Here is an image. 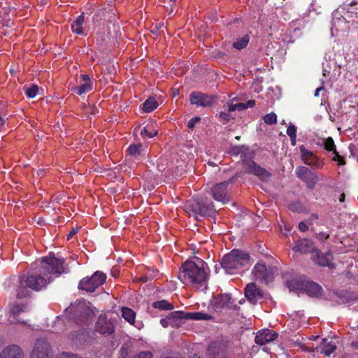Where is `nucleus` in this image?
Returning <instances> with one entry per match:
<instances>
[{
    "instance_id": "1",
    "label": "nucleus",
    "mask_w": 358,
    "mask_h": 358,
    "mask_svg": "<svg viewBox=\"0 0 358 358\" xmlns=\"http://www.w3.org/2000/svg\"><path fill=\"white\" fill-rule=\"evenodd\" d=\"M178 278L186 285L196 289H206L208 273L205 262L199 258L196 261H186L180 269Z\"/></svg>"
},
{
    "instance_id": "2",
    "label": "nucleus",
    "mask_w": 358,
    "mask_h": 358,
    "mask_svg": "<svg viewBox=\"0 0 358 358\" xmlns=\"http://www.w3.org/2000/svg\"><path fill=\"white\" fill-rule=\"evenodd\" d=\"M38 264V262L32 263L27 273L19 276L16 289V295L18 299L30 296L29 289L40 291L50 282V278L43 274V271Z\"/></svg>"
},
{
    "instance_id": "3",
    "label": "nucleus",
    "mask_w": 358,
    "mask_h": 358,
    "mask_svg": "<svg viewBox=\"0 0 358 358\" xmlns=\"http://www.w3.org/2000/svg\"><path fill=\"white\" fill-rule=\"evenodd\" d=\"M221 265L227 273H240L250 268V255L245 251L234 249L223 257Z\"/></svg>"
},
{
    "instance_id": "4",
    "label": "nucleus",
    "mask_w": 358,
    "mask_h": 358,
    "mask_svg": "<svg viewBox=\"0 0 358 358\" xmlns=\"http://www.w3.org/2000/svg\"><path fill=\"white\" fill-rule=\"evenodd\" d=\"M248 148L244 145H236L232 147L229 153L231 155L237 156L241 155V159L245 172L257 176L261 180H267L271 174L264 168L258 166L254 161L251 160L252 155L248 152Z\"/></svg>"
},
{
    "instance_id": "5",
    "label": "nucleus",
    "mask_w": 358,
    "mask_h": 358,
    "mask_svg": "<svg viewBox=\"0 0 358 358\" xmlns=\"http://www.w3.org/2000/svg\"><path fill=\"white\" fill-rule=\"evenodd\" d=\"M38 262V267L43 271V274L50 277V274L60 275L66 272L64 258H57L53 253L43 257Z\"/></svg>"
},
{
    "instance_id": "6",
    "label": "nucleus",
    "mask_w": 358,
    "mask_h": 358,
    "mask_svg": "<svg viewBox=\"0 0 358 358\" xmlns=\"http://www.w3.org/2000/svg\"><path fill=\"white\" fill-rule=\"evenodd\" d=\"M186 208L192 212L194 216L196 218L198 216H213L215 213V209L213 203L210 201H203V199L188 202Z\"/></svg>"
},
{
    "instance_id": "7",
    "label": "nucleus",
    "mask_w": 358,
    "mask_h": 358,
    "mask_svg": "<svg viewBox=\"0 0 358 358\" xmlns=\"http://www.w3.org/2000/svg\"><path fill=\"white\" fill-rule=\"evenodd\" d=\"M106 280V275L99 271H96L91 277L83 278L78 284V289L87 292H93L102 285Z\"/></svg>"
},
{
    "instance_id": "8",
    "label": "nucleus",
    "mask_w": 358,
    "mask_h": 358,
    "mask_svg": "<svg viewBox=\"0 0 358 358\" xmlns=\"http://www.w3.org/2000/svg\"><path fill=\"white\" fill-rule=\"evenodd\" d=\"M289 287L292 289L304 291L310 296H318L322 294V287L311 281L294 280L289 282Z\"/></svg>"
},
{
    "instance_id": "9",
    "label": "nucleus",
    "mask_w": 358,
    "mask_h": 358,
    "mask_svg": "<svg viewBox=\"0 0 358 358\" xmlns=\"http://www.w3.org/2000/svg\"><path fill=\"white\" fill-rule=\"evenodd\" d=\"M295 173L296 176L306 184L308 189H313L319 180L317 173L312 172L305 166L297 167Z\"/></svg>"
},
{
    "instance_id": "10",
    "label": "nucleus",
    "mask_w": 358,
    "mask_h": 358,
    "mask_svg": "<svg viewBox=\"0 0 358 358\" xmlns=\"http://www.w3.org/2000/svg\"><path fill=\"white\" fill-rule=\"evenodd\" d=\"M301 159L304 164L315 169H322L324 165V159H320L313 152L308 150L304 145H301Z\"/></svg>"
},
{
    "instance_id": "11",
    "label": "nucleus",
    "mask_w": 358,
    "mask_h": 358,
    "mask_svg": "<svg viewBox=\"0 0 358 358\" xmlns=\"http://www.w3.org/2000/svg\"><path fill=\"white\" fill-rule=\"evenodd\" d=\"M229 181H224L215 185L211 189V194L215 201L223 203H227L230 200L228 192V185Z\"/></svg>"
},
{
    "instance_id": "12",
    "label": "nucleus",
    "mask_w": 358,
    "mask_h": 358,
    "mask_svg": "<svg viewBox=\"0 0 358 358\" xmlns=\"http://www.w3.org/2000/svg\"><path fill=\"white\" fill-rule=\"evenodd\" d=\"M245 296L251 304L255 305L264 299V293L255 282H251L245 288Z\"/></svg>"
},
{
    "instance_id": "13",
    "label": "nucleus",
    "mask_w": 358,
    "mask_h": 358,
    "mask_svg": "<svg viewBox=\"0 0 358 358\" xmlns=\"http://www.w3.org/2000/svg\"><path fill=\"white\" fill-rule=\"evenodd\" d=\"M215 101V97L206 94L194 92L190 94V103L198 106H211Z\"/></svg>"
},
{
    "instance_id": "14",
    "label": "nucleus",
    "mask_w": 358,
    "mask_h": 358,
    "mask_svg": "<svg viewBox=\"0 0 358 358\" xmlns=\"http://www.w3.org/2000/svg\"><path fill=\"white\" fill-rule=\"evenodd\" d=\"M50 345L45 340H38L31 353L30 358H51L49 356Z\"/></svg>"
},
{
    "instance_id": "15",
    "label": "nucleus",
    "mask_w": 358,
    "mask_h": 358,
    "mask_svg": "<svg viewBox=\"0 0 358 358\" xmlns=\"http://www.w3.org/2000/svg\"><path fill=\"white\" fill-rule=\"evenodd\" d=\"M252 273L256 279L266 283L273 279V273L271 269H268L266 266L262 263H257L255 266Z\"/></svg>"
},
{
    "instance_id": "16",
    "label": "nucleus",
    "mask_w": 358,
    "mask_h": 358,
    "mask_svg": "<svg viewBox=\"0 0 358 358\" xmlns=\"http://www.w3.org/2000/svg\"><path fill=\"white\" fill-rule=\"evenodd\" d=\"M96 330L101 334H111L114 332V325L105 315H100L96 322Z\"/></svg>"
},
{
    "instance_id": "17",
    "label": "nucleus",
    "mask_w": 358,
    "mask_h": 358,
    "mask_svg": "<svg viewBox=\"0 0 358 358\" xmlns=\"http://www.w3.org/2000/svg\"><path fill=\"white\" fill-rule=\"evenodd\" d=\"M79 85L73 87L71 90L78 95H82L92 90V82L87 74H82L80 77Z\"/></svg>"
},
{
    "instance_id": "18",
    "label": "nucleus",
    "mask_w": 358,
    "mask_h": 358,
    "mask_svg": "<svg viewBox=\"0 0 358 358\" xmlns=\"http://www.w3.org/2000/svg\"><path fill=\"white\" fill-rule=\"evenodd\" d=\"M227 346L220 341L213 342L208 348V353L211 358H227Z\"/></svg>"
},
{
    "instance_id": "19",
    "label": "nucleus",
    "mask_w": 358,
    "mask_h": 358,
    "mask_svg": "<svg viewBox=\"0 0 358 358\" xmlns=\"http://www.w3.org/2000/svg\"><path fill=\"white\" fill-rule=\"evenodd\" d=\"M278 337V334L271 329H263L259 331L255 337V342L260 345H266Z\"/></svg>"
},
{
    "instance_id": "20",
    "label": "nucleus",
    "mask_w": 358,
    "mask_h": 358,
    "mask_svg": "<svg viewBox=\"0 0 358 358\" xmlns=\"http://www.w3.org/2000/svg\"><path fill=\"white\" fill-rule=\"evenodd\" d=\"M182 311L172 312L166 317L161 319L160 324L165 328L178 327L182 320Z\"/></svg>"
},
{
    "instance_id": "21",
    "label": "nucleus",
    "mask_w": 358,
    "mask_h": 358,
    "mask_svg": "<svg viewBox=\"0 0 358 358\" xmlns=\"http://www.w3.org/2000/svg\"><path fill=\"white\" fill-rule=\"evenodd\" d=\"M29 309L28 304L27 303H14L10 305L9 311H8V320L10 323H17L21 322L20 321H17L15 319V317L17 316L20 313L27 311Z\"/></svg>"
},
{
    "instance_id": "22",
    "label": "nucleus",
    "mask_w": 358,
    "mask_h": 358,
    "mask_svg": "<svg viewBox=\"0 0 358 358\" xmlns=\"http://www.w3.org/2000/svg\"><path fill=\"white\" fill-rule=\"evenodd\" d=\"M24 355L20 347L15 345L6 347L0 355V358H23Z\"/></svg>"
},
{
    "instance_id": "23",
    "label": "nucleus",
    "mask_w": 358,
    "mask_h": 358,
    "mask_svg": "<svg viewBox=\"0 0 358 358\" xmlns=\"http://www.w3.org/2000/svg\"><path fill=\"white\" fill-rule=\"evenodd\" d=\"M292 249L295 252L305 254L312 252L314 247L312 241L304 238L296 241Z\"/></svg>"
},
{
    "instance_id": "24",
    "label": "nucleus",
    "mask_w": 358,
    "mask_h": 358,
    "mask_svg": "<svg viewBox=\"0 0 358 358\" xmlns=\"http://www.w3.org/2000/svg\"><path fill=\"white\" fill-rule=\"evenodd\" d=\"M232 303L230 294H220L214 298V306L217 308L229 306Z\"/></svg>"
},
{
    "instance_id": "25",
    "label": "nucleus",
    "mask_w": 358,
    "mask_h": 358,
    "mask_svg": "<svg viewBox=\"0 0 358 358\" xmlns=\"http://www.w3.org/2000/svg\"><path fill=\"white\" fill-rule=\"evenodd\" d=\"M331 259V254L327 252L324 254L320 251H317L314 257L315 262L322 266H329Z\"/></svg>"
},
{
    "instance_id": "26",
    "label": "nucleus",
    "mask_w": 358,
    "mask_h": 358,
    "mask_svg": "<svg viewBox=\"0 0 358 358\" xmlns=\"http://www.w3.org/2000/svg\"><path fill=\"white\" fill-rule=\"evenodd\" d=\"M320 352L326 356H329L336 349V346L333 341H329L327 338L322 340L320 344Z\"/></svg>"
},
{
    "instance_id": "27",
    "label": "nucleus",
    "mask_w": 358,
    "mask_h": 358,
    "mask_svg": "<svg viewBox=\"0 0 358 358\" xmlns=\"http://www.w3.org/2000/svg\"><path fill=\"white\" fill-rule=\"evenodd\" d=\"M85 21L84 13L78 15L77 18L72 22L71 28L73 33L81 35L83 34V24Z\"/></svg>"
},
{
    "instance_id": "28",
    "label": "nucleus",
    "mask_w": 358,
    "mask_h": 358,
    "mask_svg": "<svg viewBox=\"0 0 358 358\" xmlns=\"http://www.w3.org/2000/svg\"><path fill=\"white\" fill-rule=\"evenodd\" d=\"M182 320H209L211 317L208 314L200 313V312H194V313H185L182 311Z\"/></svg>"
},
{
    "instance_id": "29",
    "label": "nucleus",
    "mask_w": 358,
    "mask_h": 358,
    "mask_svg": "<svg viewBox=\"0 0 358 358\" xmlns=\"http://www.w3.org/2000/svg\"><path fill=\"white\" fill-rule=\"evenodd\" d=\"M141 134L143 136L152 138L157 135V130L155 129V124L150 122L141 131Z\"/></svg>"
},
{
    "instance_id": "30",
    "label": "nucleus",
    "mask_w": 358,
    "mask_h": 358,
    "mask_svg": "<svg viewBox=\"0 0 358 358\" xmlns=\"http://www.w3.org/2000/svg\"><path fill=\"white\" fill-rule=\"evenodd\" d=\"M122 317L131 324H134L136 313L131 308L123 307L122 308Z\"/></svg>"
},
{
    "instance_id": "31",
    "label": "nucleus",
    "mask_w": 358,
    "mask_h": 358,
    "mask_svg": "<svg viewBox=\"0 0 358 358\" xmlns=\"http://www.w3.org/2000/svg\"><path fill=\"white\" fill-rule=\"evenodd\" d=\"M158 106V103L153 97L148 98L143 104V110L145 113H150L156 109Z\"/></svg>"
},
{
    "instance_id": "32",
    "label": "nucleus",
    "mask_w": 358,
    "mask_h": 358,
    "mask_svg": "<svg viewBox=\"0 0 358 358\" xmlns=\"http://www.w3.org/2000/svg\"><path fill=\"white\" fill-rule=\"evenodd\" d=\"M250 37L248 35H245L237 40L233 43V47L237 50H242L245 48L249 43Z\"/></svg>"
},
{
    "instance_id": "33",
    "label": "nucleus",
    "mask_w": 358,
    "mask_h": 358,
    "mask_svg": "<svg viewBox=\"0 0 358 358\" xmlns=\"http://www.w3.org/2000/svg\"><path fill=\"white\" fill-rule=\"evenodd\" d=\"M152 306L155 308L166 310H172L173 308V306L165 300L155 301L153 303Z\"/></svg>"
},
{
    "instance_id": "34",
    "label": "nucleus",
    "mask_w": 358,
    "mask_h": 358,
    "mask_svg": "<svg viewBox=\"0 0 358 358\" xmlns=\"http://www.w3.org/2000/svg\"><path fill=\"white\" fill-rule=\"evenodd\" d=\"M24 93L29 98L35 97L38 92V87L36 85H31L29 87H24Z\"/></svg>"
},
{
    "instance_id": "35",
    "label": "nucleus",
    "mask_w": 358,
    "mask_h": 358,
    "mask_svg": "<svg viewBox=\"0 0 358 358\" xmlns=\"http://www.w3.org/2000/svg\"><path fill=\"white\" fill-rule=\"evenodd\" d=\"M324 149L328 152H336V145L334 141L331 137H328L324 141Z\"/></svg>"
},
{
    "instance_id": "36",
    "label": "nucleus",
    "mask_w": 358,
    "mask_h": 358,
    "mask_svg": "<svg viewBox=\"0 0 358 358\" xmlns=\"http://www.w3.org/2000/svg\"><path fill=\"white\" fill-rule=\"evenodd\" d=\"M228 107L229 112H234L235 110L241 111L246 109V104L245 103H229Z\"/></svg>"
},
{
    "instance_id": "37",
    "label": "nucleus",
    "mask_w": 358,
    "mask_h": 358,
    "mask_svg": "<svg viewBox=\"0 0 358 358\" xmlns=\"http://www.w3.org/2000/svg\"><path fill=\"white\" fill-rule=\"evenodd\" d=\"M264 121L267 124H273L277 122V115L274 113L266 114L264 117Z\"/></svg>"
},
{
    "instance_id": "38",
    "label": "nucleus",
    "mask_w": 358,
    "mask_h": 358,
    "mask_svg": "<svg viewBox=\"0 0 358 358\" xmlns=\"http://www.w3.org/2000/svg\"><path fill=\"white\" fill-rule=\"evenodd\" d=\"M141 146L142 145L141 144H138V145H135V144L130 145L129 146V148H127V152L129 153V155H132V156L133 155H139Z\"/></svg>"
},
{
    "instance_id": "39",
    "label": "nucleus",
    "mask_w": 358,
    "mask_h": 358,
    "mask_svg": "<svg viewBox=\"0 0 358 358\" xmlns=\"http://www.w3.org/2000/svg\"><path fill=\"white\" fill-rule=\"evenodd\" d=\"M287 134L290 138H296V128L294 125L290 124L287 129Z\"/></svg>"
},
{
    "instance_id": "40",
    "label": "nucleus",
    "mask_w": 358,
    "mask_h": 358,
    "mask_svg": "<svg viewBox=\"0 0 358 358\" xmlns=\"http://www.w3.org/2000/svg\"><path fill=\"white\" fill-rule=\"evenodd\" d=\"M334 157L333 158L334 161L338 162V165H344L345 164L344 158L339 155V153L336 150V152H334Z\"/></svg>"
},
{
    "instance_id": "41",
    "label": "nucleus",
    "mask_w": 358,
    "mask_h": 358,
    "mask_svg": "<svg viewBox=\"0 0 358 358\" xmlns=\"http://www.w3.org/2000/svg\"><path fill=\"white\" fill-rule=\"evenodd\" d=\"M200 121V118L199 117H195L192 118L187 123V127L189 129H193L195 124Z\"/></svg>"
},
{
    "instance_id": "42",
    "label": "nucleus",
    "mask_w": 358,
    "mask_h": 358,
    "mask_svg": "<svg viewBox=\"0 0 358 358\" xmlns=\"http://www.w3.org/2000/svg\"><path fill=\"white\" fill-rule=\"evenodd\" d=\"M153 355L150 352H141L134 358H152Z\"/></svg>"
},
{
    "instance_id": "43",
    "label": "nucleus",
    "mask_w": 358,
    "mask_h": 358,
    "mask_svg": "<svg viewBox=\"0 0 358 358\" xmlns=\"http://www.w3.org/2000/svg\"><path fill=\"white\" fill-rule=\"evenodd\" d=\"M58 358H82V357H80V356L75 355V354L64 352V353H62V355H60Z\"/></svg>"
},
{
    "instance_id": "44",
    "label": "nucleus",
    "mask_w": 358,
    "mask_h": 358,
    "mask_svg": "<svg viewBox=\"0 0 358 358\" xmlns=\"http://www.w3.org/2000/svg\"><path fill=\"white\" fill-rule=\"evenodd\" d=\"M176 0H169L168 6H166V9L169 11V14H171L174 10V3Z\"/></svg>"
},
{
    "instance_id": "45",
    "label": "nucleus",
    "mask_w": 358,
    "mask_h": 358,
    "mask_svg": "<svg viewBox=\"0 0 358 358\" xmlns=\"http://www.w3.org/2000/svg\"><path fill=\"white\" fill-rule=\"evenodd\" d=\"M162 358H183L182 355L178 352H171L168 355H165Z\"/></svg>"
},
{
    "instance_id": "46",
    "label": "nucleus",
    "mask_w": 358,
    "mask_h": 358,
    "mask_svg": "<svg viewBox=\"0 0 358 358\" xmlns=\"http://www.w3.org/2000/svg\"><path fill=\"white\" fill-rule=\"evenodd\" d=\"M299 229L302 232L306 231L308 229L307 223L304 221L300 222L299 224Z\"/></svg>"
},
{
    "instance_id": "47",
    "label": "nucleus",
    "mask_w": 358,
    "mask_h": 358,
    "mask_svg": "<svg viewBox=\"0 0 358 358\" xmlns=\"http://www.w3.org/2000/svg\"><path fill=\"white\" fill-rule=\"evenodd\" d=\"M329 236V234H327L326 232H320L317 235V238L320 241H324L327 240Z\"/></svg>"
},
{
    "instance_id": "48",
    "label": "nucleus",
    "mask_w": 358,
    "mask_h": 358,
    "mask_svg": "<svg viewBox=\"0 0 358 358\" xmlns=\"http://www.w3.org/2000/svg\"><path fill=\"white\" fill-rule=\"evenodd\" d=\"M318 219V215L316 214V213H313L310 218L308 220H307V223L308 224H313V222L315 221V220H317Z\"/></svg>"
},
{
    "instance_id": "49",
    "label": "nucleus",
    "mask_w": 358,
    "mask_h": 358,
    "mask_svg": "<svg viewBox=\"0 0 358 358\" xmlns=\"http://www.w3.org/2000/svg\"><path fill=\"white\" fill-rule=\"evenodd\" d=\"M77 232L78 230L76 229H73L71 231H70L67 236V240H70Z\"/></svg>"
},
{
    "instance_id": "50",
    "label": "nucleus",
    "mask_w": 358,
    "mask_h": 358,
    "mask_svg": "<svg viewBox=\"0 0 358 358\" xmlns=\"http://www.w3.org/2000/svg\"><path fill=\"white\" fill-rule=\"evenodd\" d=\"M245 104H246V108H252L255 104V101L254 100H250L247 103H245Z\"/></svg>"
},
{
    "instance_id": "51",
    "label": "nucleus",
    "mask_w": 358,
    "mask_h": 358,
    "mask_svg": "<svg viewBox=\"0 0 358 358\" xmlns=\"http://www.w3.org/2000/svg\"><path fill=\"white\" fill-rule=\"evenodd\" d=\"M220 116L222 119L229 120V115L227 113L222 112L220 114Z\"/></svg>"
},
{
    "instance_id": "52",
    "label": "nucleus",
    "mask_w": 358,
    "mask_h": 358,
    "mask_svg": "<svg viewBox=\"0 0 358 358\" xmlns=\"http://www.w3.org/2000/svg\"><path fill=\"white\" fill-rule=\"evenodd\" d=\"M5 126V120L0 116V131L3 130Z\"/></svg>"
},
{
    "instance_id": "53",
    "label": "nucleus",
    "mask_w": 358,
    "mask_h": 358,
    "mask_svg": "<svg viewBox=\"0 0 358 358\" xmlns=\"http://www.w3.org/2000/svg\"><path fill=\"white\" fill-rule=\"evenodd\" d=\"M324 90V87H320L317 88V89L315 90V94H314L315 96H319V95H320V91H322V90Z\"/></svg>"
},
{
    "instance_id": "54",
    "label": "nucleus",
    "mask_w": 358,
    "mask_h": 358,
    "mask_svg": "<svg viewBox=\"0 0 358 358\" xmlns=\"http://www.w3.org/2000/svg\"><path fill=\"white\" fill-rule=\"evenodd\" d=\"M345 194H344V193L341 194L340 195V196H339V199H339V201H340V202H343V201H344V200H345Z\"/></svg>"
},
{
    "instance_id": "55",
    "label": "nucleus",
    "mask_w": 358,
    "mask_h": 358,
    "mask_svg": "<svg viewBox=\"0 0 358 358\" xmlns=\"http://www.w3.org/2000/svg\"><path fill=\"white\" fill-rule=\"evenodd\" d=\"M140 280H141L143 282H147L148 280V277L144 276V277L141 278Z\"/></svg>"
},
{
    "instance_id": "56",
    "label": "nucleus",
    "mask_w": 358,
    "mask_h": 358,
    "mask_svg": "<svg viewBox=\"0 0 358 358\" xmlns=\"http://www.w3.org/2000/svg\"><path fill=\"white\" fill-rule=\"evenodd\" d=\"M291 143L292 145H294L296 144V138H290Z\"/></svg>"
},
{
    "instance_id": "57",
    "label": "nucleus",
    "mask_w": 358,
    "mask_h": 358,
    "mask_svg": "<svg viewBox=\"0 0 358 358\" xmlns=\"http://www.w3.org/2000/svg\"><path fill=\"white\" fill-rule=\"evenodd\" d=\"M285 230L289 231L291 230V227L289 225H287V226L285 225Z\"/></svg>"
},
{
    "instance_id": "58",
    "label": "nucleus",
    "mask_w": 358,
    "mask_h": 358,
    "mask_svg": "<svg viewBox=\"0 0 358 358\" xmlns=\"http://www.w3.org/2000/svg\"><path fill=\"white\" fill-rule=\"evenodd\" d=\"M189 358H201V357H198L196 354H194V355L190 356Z\"/></svg>"
}]
</instances>
